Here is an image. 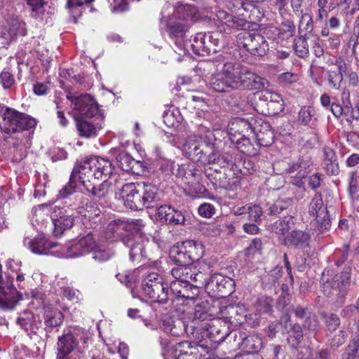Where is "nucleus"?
<instances>
[{
    "label": "nucleus",
    "mask_w": 359,
    "mask_h": 359,
    "mask_svg": "<svg viewBox=\"0 0 359 359\" xmlns=\"http://www.w3.org/2000/svg\"><path fill=\"white\" fill-rule=\"evenodd\" d=\"M191 263L199 260L204 255V246L198 241L192 240L184 242Z\"/></svg>",
    "instance_id": "nucleus-37"
},
{
    "label": "nucleus",
    "mask_w": 359,
    "mask_h": 359,
    "mask_svg": "<svg viewBox=\"0 0 359 359\" xmlns=\"http://www.w3.org/2000/svg\"><path fill=\"white\" fill-rule=\"evenodd\" d=\"M24 245L32 252L36 255H54L57 256V250L51 251L52 249L57 245L46 239L42 236H39L31 238L26 236L23 241Z\"/></svg>",
    "instance_id": "nucleus-21"
},
{
    "label": "nucleus",
    "mask_w": 359,
    "mask_h": 359,
    "mask_svg": "<svg viewBox=\"0 0 359 359\" xmlns=\"http://www.w3.org/2000/svg\"><path fill=\"white\" fill-rule=\"evenodd\" d=\"M207 33H197L192 41L190 48L193 53L198 55H205L210 53L209 46L210 43L207 42Z\"/></svg>",
    "instance_id": "nucleus-34"
},
{
    "label": "nucleus",
    "mask_w": 359,
    "mask_h": 359,
    "mask_svg": "<svg viewBox=\"0 0 359 359\" xmlns=\"http://www.w3.org/2000/svg\"><path fill=\"white\" fill-rule=\"evenodd\" d=\"M50 208L46 205H39L32 210V224L39 231H42L43 228L48 223Z\"/></svg>",
    "instance_id": "nucleus-30"
},
{
    "label": "nucleus",
    "mask_w": 359,
    "mask_h": 359,
    "mask_svg": "<svg viewBox=\"0 0 359 359\" xmlns=\"http://www.w3.org/2000/svg\"><path fill=\"white\" fill-rule=\"evenodd\" d=\"M170 258L177 265H190L191 264L184 242L181 245L172 247Z\"/></svg>",
    "instance_id": "nucleus-36"
},
{
    "label": "nucleus",
    "mask_w": 359,
    "mask_h": 359,
    "mask_svg": "<svg viewBox=\"0 0 359 359\" xmlns=\"http://www.w3.org/2000/svg\"><path fill=\"white\" fill-rule=\"evenodd\" d=\"M17 323L26 330H33L41 325V321L39 318L28 310H25L19 314L17 318Z\"/></svg>",
    "instance_id": "nucleus-33"
},
{
    "label": "nucleus",
    "mask_w": 359,
    "mask_h": 359,
    "mask_svg": "<svg viewBox=\"0 0 359 359\" xmlns=\"http://www.w3.org/2000/svg\"><path fill=\"white\" fill-rule=\"evenodd\" d=\"M36 121L31 116L11 107H2L0 116V137L33 129Z\"/></svg>",
    "instance_id": "nucleus-3"
},
{
    "label": "nucleus",
    "mask_w": 359,
    "mask_h": 359,
    "mask_svg": "<svg viewBox=\"0 0 359 359\" xmlns=\"http://www.w3.org/2000/svg\"><path fill=\"white\" fill-rule=\"evenodd\" d=\"M240 48H243L254 55H264L268 50V43L263 36L250 32L241 33L237 38Z\"/></svg>",
    "instance_id": "nucleus-15"
},
{
    "label": "nucleus",
    "mask_w": 359,
    "mask_h": 359,
    "mask_svg": "<svg viewBox=\"0 0 359 359\" xmlns=\"http://www.w3.org/2000/svg\"><path fill=\"white\" fill-rule=\"evenodd\" d=\"M190 282L174 280L170 284V290L177 299L181 298L183 290H185Z\"/></svg>",
    "instance_id": "nucleus-60"
},
{
    "label": "nucleus",
    "mask_w": 359,
    "mask_h": 359,
    "mask_svg": "<svg viewBox=\"0 0 359 359\" xmlns=\"http://www.w3.org/2000/svg\"><path fill=\"white\" fill-rule=\"evenodd\" d=\"M140 183H126L121 188L116 187V197L121 200L125 206L131 210L142 209V191Z\"/></svg>",
    "instance_id": "nucleus-12"
},
{
    "label": "nucleus",
    "mask_w": 359,
    "mask_h": 359,
    "mask_svg": "<svg viewBox=\"0 0 359 359\" xmlns=\"http://www.w3.org/2000/svg\"><path fill=\"white\" fill-rule=\"evenodd\" d=\"M92 252L93 258L100 262L107 261L112 255V252L109 248L99 245L97 243Z\"/></svg>",
    "instance_id": "nucleus-50"
},
{
    "label": "nucleus",
    "mask_w": 359,
    "mask_h": 359,
    "mask_svg": "<svg viewBox=\"0 0 359 359\" xmlns=\"http://www.w3.org/2000/svg\"><path fill=\"white\" fill-rule=\"evenodd\" d=\"M46 329L50 331L53 328L60 326L63 322V314L57 309L47 306L43 311Z\"/></svg>",
    "instance_id": "nucleus-31"
},
{
    "label": "nucleus",
    "mask_w": 359,
    "mask_h": 359,
    "mask_svg": "<svg viewBox=\"0 0 359 359\" xmlns=\"http://www.w3.org/2000/svg\"><path fill=\"white\" fill-rule=\"evenodd\" d=\"M163 327L165 332L172 336L178 337L182 334L185 325L182 321L177 319L173 320L172 318L167 316L163 320Z\"/></svg>",
    "instance_id": "nucleus-38"
},
{
    "label": "nucleus",
    "mask_w": 359,
    "mask_h": 359,
    "mask_svg": "<svg viewBox=\"0 0 359 359\" xmlns=\"http://www.w3.org/2000/svg\"><path fill=\"white\" fill-rule=\"evenodd\" d=\"M67 98L73 104L72 114L74 120L91 118L98 113L97 104L90 95L68 93Z\"/></svg>",
    "instance_id": "nucleus-9"
},
{
    "label": "nucleus",
    "mask_w": 359,
    "mask_h": 359,
    "mask_svg": "<svg viewBox=\"0 0 359 359\" xmlns=\"http://www.w3.org/2000/svg\"><path fill=\"white\" fill-rule=\"evenodd\" d=\"M240 79L243 81L241 86V90H259L265 87L267 81L251 72L250 69L245 66L240 65Z\"/></svg>",
    "instance_id": "nucleus-22"
},
{
    "label": "nucleus",
    "mask_w": 359,
    "mask_h": 359,
    "mask_svg": "<svg viewBox=\"0 0 359 359\" xmlns=\"http://www.w3.org/2000/svg\"><path fill=\"white\" fill-rule=\"evenodd\" d=\"M140 229L126 234L122 238L123 244L129 249L131 261L139 260L144 257L145 243L148 242V238L143 231L144 227Z\"/></svg>",
    "instance_id": "nucleus-13"
},
{
    "label": "nucleus",
    "mask_w": 359,
    "mask_h": 359,
    "mask_svg": "<svg viewBox=\"0 0 359 359\" xmlns=\"http://www.w3.org/2000/svg\"><path fill=\"white\" fill-rule=\"evenodd\" d=\"M306 37V36H301L294 42V48L295 53L300 57H306L309 53Z\"/></svg>",
    "instance_id": "nucleus-55"
},
{
    "label": "nucleus",
    "mask_w": 359,
    "mask_h": 359,
    "mask_svg": "<svg viewBox=\"0 0 359 359\" xmlns=\"http://www.w3.org/2000/svg\"><path fill=\"white\" fill-rule=\"evenodd\" d=\"M79 182V172L74 170L70 177L69 181L60 191V197L65 198L74 191L75 188L77 187V183Z\"/></svg>",
    "instance_id": "nucleus-47"
},
{
    "label": "nucleus",
    "mask_w": 359,
    "mask_h": 359,
    "mask_svg": "<svg viewBox=\"0 0 359 359\" xmlns=\"http://www.w3.org/2000/svg\"><path fill=\"white\" fill-rule=\"evenodd\" d=\"M234 282L229 277L215 273L208 278L207 292L212 297H224L231 293Z\"/></svg>",
    "instance_id": "nucleus-18"
},
{
    "label": "nucleus",
    "mask_w": 359,
    "mask_h": 359,
    "mask_svg": "<svg viewBox=\"0 0 359 359\" xmlns=\"http://www.w3.org/2000/svg\"><path fill=\"white\" fill-rule=\"evenodd\" d=\"M143 293L153 302L165 304L168 299L169 289L163 283V278L157 273L151 272L144 278L142 283Z\"/></svg>",
    "instance_id": "nucleus-7"
},
{
    "label": "nucleus",
    "mask_w": 359,
    "mask_h": 359,
    "mask_svg": "<svg viewBox=\"0 0 359 359\" xmlns=\"http://www.w3.org/2000/svg\"><path fill=\"white\" fill-rule=\"evenodd\" d=\"M204 328L206 330V336L213 343L219 344L230 334L225 324L222 325V321L219 318L210 319V322L204 325Z\"/></svg>",
    "instance_id": "nucleus-23"
},
{
    "label": "nucleus",
    "mask_w": 359,
    "mask_h": 359,
    "mask_svg": "<svg viewBox=\"0 0 359 359\" xmlns=\"http://www.w3.org/2000/svg\"><path fill=\"white\" fill-rule=\"evenodd\" d=\"M78 242L82 245V249L86 255L92 252L96 246V241L93 233H89L85 236L79 238Z\"/></svg>",
    "instance_id": "nucleus-53"
},
{
    "label": "nucleus",
    "mask_w": 359,
    "mask_h": 359,
    "mask_svg": "<svg viewBox=\"0 0 359 359\" xmlns=\"http://www.w3.org/2000/svg\"><path fill=\"white\" fill-rule=\"evenodd\" d=\"M292 203L289 198L286 199H278L269 208L270 215L280 214L283 210L287 209Z\"/></svg>",
    "instance_id": "nucleus-56"
},
{
    "label": "nucleus",
    "mask_w": 359,
    "mask_h": 359,
    "mask_svg": "<svg viewBox=\"0 0 359 359\" xmlns=\"http://www.w3.org/2000/svg\"><path fill=\"white\" fill-rule=\"evenodd\" d=\"M315 115L314 109L311 107H303L298 113L297 121L304 126H309L312 117Z\"/></svg>",
    "instance_id": "nucleus-49"
},
{
    "label": "nucleus",
    "mask_w": 359,
    "mask_h": 359,
    "mask_svg": "<svg viewBox=\"0 0 359 359\" xmlns=\"http://www.w3.org/2000/svg\"><path fill=\"white\" fill-rule=\"evenodd\" d=\"M194 272V268L190 265H178L171 270V275L175 280L190 282L191 273Z\"/></svg>",
    "instance_id": "nucleus-41"
},
{
    "label": "nucleus",
    "mask_w": 359,
    "mask_h": 359,
    "mask_svg": "<svg viewBox=\"0 0 359 359\" xmlns=\"http://www.w3.org/2000/svg\"><path fill=\"white\" fill-rule=\"evenodd\" d=\"M240 64L226 62L222 70L212 76L210 87L216 92L224 93L231 90H241L242 80L240 79Z\"/></svg>",
    "instance_id": "nucleus-4"
},
{
    "label": "nucleus",
    "mask_w": 359,
    "mask_h": 359,
    "mask_svg": "<svg viewBox=\"0 0 359 359\" xmlns=\"http://www.w3.org/2000/svg\"><path fill=\"white\" fill-rule=\"evenodd\" d=\"M0 82L4 89L10 88L15 83L13 74L8 69H4L0 73Z\"/></svg>",
    "instance_id": "nucleus-59"
},
{
    "label": "nucleus",
    "mask_w": 359,
    "mask_h": 359,
    "mask_svg": "<svg viewBox=\"0 0 359 359\" xmlns=\"http://www.w3.org/2000/svg\"><path fill=\"white\" fill-rule=\"evenodd\" d=\"M255 135L257 144L261 147H269L273 142V133L271 130H268L266 132L259 130L258 132H252Z\"/></svg>",
    "instance_id": "nucleus-48"
},
{
    "label": "nucleus",
    "mask_w": 359,
    "mask_h": 359,
    "mask_svg": "<svg viewBox=\"0 0 359 359\" xmlns=\"http://www.w3.org/2000/svg\"><path fill=\"white\" fill-rule=\"evenodd\" d=\"M348 194L355 201L359 202V181L356 172L351 171L348 177Z\"/></svg>",
    "instance_id": "nucleus-44"
},
{
    "label": "nucleus",
    "mask_w": 359,
    "mask_h": 359,
    "mask_svg": "<svg viewBox=\"0 0 359 359\" xmlns=\"http://www.w3.org/2000/svg\"><path fill=\"white\" fill-rule=\"evenodd\" d=\"M294 225V219L292 216H287L276 221L270 226V230L280 236H285Z\"/></svg>",
    "instance_id": "nucleus-40"
},
{
    "label": "nucleus",
    "mask_w": 359,
    "mask_h": 359,
    "mask_svg": "<svg viewBox=\"0 0 359 359\" xmlns=\"http://www.w3.org/2000/svg\"><path fill=\"white\" fill-rule=\"evenodd\" d=\"M204 143L199 141L196 136L189 137L184 144V152L193 161L204 162V154H207Z\"/></svg>",
    "instance_id": "nucleus-25"
},
{
    "label": "nucleus",
    "mask_w": 359,
    "mask_h": 359,
    "mask_svg": "<svg viewBox=\"0 0 359 359\" xmlns=\"http://www.w3.org/2000/svg\"><path fill=\"white\" fill-rule=\"evenodd\" d=\"M262 248V242L260 238H256L252 240L250 245L245 249L247 256H254L259 253Z\"/></svg>",
    "instance_id": "nucleus-63"
},
{
    "label": "nucleus",
    "mask_w": 359,
    "mask_h": 359,
    "mask_svg": "<svg viewBox=\"0 0 359 359\" xmlns=\"http://www.w3.org/2000/svg\"><path fill=\"white\" fill-rule=\"evenodd\" d=\"M313 29V18L311 14L305 13L301 16L299 31L303 36H308Z\"/></svg>",
    "instance_id": "nucleus-46"
},
{
    "label": "nucleus",
    "mask_w": 359,
    "mask_h": 359,
    "mask_svg": "<svg viewBox=\"0 0 359 359\" xmlns=\"http://www.w3.org/2000/svg\"><path fill=\"white\" fill-rule=\"evenodd\" d=\"M27 35L25 22L17 17L8 16L0 22V43L8 44L18 36Z\"/></svg>",
    "instance_id": "nucleus-10"
},
{
    "label": "nucleus",
    "mask_w": 359,
    "mask_h": 359,
    "mask_svg": "<svg viewBox=\"0 0 359 359\" xmlns=\"http://www.w3.org/2000/svg\"><path fill=\"white\" fill-rule=\"evenodd\" d=\"M144 227V224L141 219L133 221L130 223H126L122 220L111 221L107 227L106 239L116 241L118 238H122L128 233H131L134 230H140Z\"/></svg>",
    "instance_id": "nucleus-17"
},
{
    "label": "nucleus",
    "mask_w": 359,
    "mask_h": 359,
    "mask_svg": "<svg viewBox=\"0 0 359 359\" xmlns=\"http://www.w3.org/2000/svg\"><path fill=\"white\" fill-rule=\"evenodd\" d=\"M351 277V269L345 268L341 274H336L331 279H326L325 271L323 273L322 290L326 296L339 295L344 293L349 285Z\"/></svg>",
    "instance_id": "nucleus-11"
},
{
    "label": "nucleus",
    "mask_w": 359,
    "mask_h": 359,
    "mask_svg": "<svg viewBox=\"0 0 359 359\" xmlns=\"http://www.w3.org/2000/svg\"><path fill=\"white\" fill-rule=\"evenodd\" d=\"M172 213V207L170 205H161L156 210V215L161 222L168 224Z\"/></svg>",
    "instance_id": "nucleus-58"
},
{
    "label": "nucleus",
    "mask_w": 359,
    "mask_h": 359,
    "mask_svg": "<svg viewBox=\"0 0 359 359\" xmlns=\"http://www.w3.org/2000/svg\"><path fill=\"white\" fill-rule=\"evenodd\" d=\"M199 347L189 341L178 343L175 348L176 359H201Z\"/></svg>",
    "instance_id": "nucleus-29"
},
{
    "label": "nucleus",
    "mask_w": 359,
    "mask_h": 359,
    "mask_svg": "<svg viewBox=\"0 0 359 359\" xmlns=\"http://www.w3.org/2000/svg\"><path fill=\"white\" fill-rule=\"evenodd\" d=\"M78 339L75 334L71 332L58 337L56 359H76L73 353L78 347Z\"/></svg>",
    "instance_id": "nucleus-20"
},
{
    "label": "nucleus",
    "mask_w": 359,
    "mask_h": 359,
    "mask_svg": "<svg viewBox=\"0 0 359 359\" xmlns=\"http://www.w3.org/2000/svg\"><path fill=\"white\" fill-rule=\"evenodd\" d=\"M57 257L61 258H74L86 255L82 249V245L75 241L65 247H61L57 250Z\"/></svg>",
    "instance_id": "nucleus-35"
},
{
    "label": "nucleus",
    "mask_w": 359,
    "mask_h": 359,
    "mask_svg": "<svg viewBox=\"0 0 359 359\" xmlns=\"http://www.w3.org/2000/svg\"><path fill=\"white\" fill-rule=\"evenodd\" d=\"M175 176L196 194L201 193L204 189L201 184L202 178L201 171L194 163H188L178 165L175 170Z\"/></svg>",
    "instance_id": "nucleus-14"
},
{
    "label": "nucleus",
    "mask_w": 359,
    "mask_h": 359,
    "mask_svg": "<svg viewBox=\"0 0 359 359\" xmlns=\"http://www.w3.org/2000/svg\"><path fill=\"white\" fill-rule=\"evenodd\" d=\"M116 161L120 168L126 172H138L142 163L134 159L129 154L121 151L116 157Z\"/></svg>",
    "instance_id": "nucleus-32"
},
{
    "label": "nucleus",
    "mask_w": 359,
    "mask_h": 359,
    "mask_svg": "<svg viewBox=\"0 0 359 359\" xmlns=\"http://www.w3.org/2000/svg\"><path fill=\"white\" fill-rule=\"evenodd\" d=\"M80 201L78 204H72L68 207L55 206L50 214V219L54 225V233L56 236H59L62 232L72 227L76 217V214L81 215L86 218L90 219L95 215L99 217L101 211L97 207L92 204H86V208L81 205Z\"/></svg>",
    "instance_id": "nucleus-2"
},
{
    "label": "nucleus",
    "mask_w": 359,
    "mask_h": 359,
    "mask_svg": "<svg viewBox=\"0 0 359 359\" xmlns=\"http://www.w3.org/2000/svg\"><path fill=\"white\" fill-rule=\"evenodd\" d=\"M114 168L111 162L104 158L93 157L83 161L78 168L79 179L108 180Z\"/></svg>",
    "instance_id": "nucleus-5"
},
{
    "label": "nucleus",
    "mask_w": 359,
    "mask_h": 359,
    "mask_svg": "<svg viewBox=\"0 0 359 359\" xmlns=\"http://www.w3.org/2000/svg\"><path fill=\"white\" fill-rule=\"evenodd\" d=\"M273 300L268 297H260L257 303V311L261 313H269L272 311Z\"/></svg>",
    "instance_id": "nucleus-57"
},
{
    "label": "nucleus",
    "mask_w": 359,
    "mask_h": 359,
    "mask_svg": "<svg viewBox=\"0 0 359 359\" xmlns=\"http://www.w3.org/2000/svg\"><path fill=\"white\" fill-rule=\"evenodd\" d=\"M242 17L233 16L226 11L219 10L216 12L215 24L220 33L230 34L232 29H247L250 28L253 18L250 15L239 14Z\"/></svg>",
    "instance_id": "nucleus-8"
},
{
    "label": "nucleus",
    "mask_w": 359,
    "mask_h": 359,
    "mask_svg": "<svg viewBox=\"0 0 359 359\" xmlns=\"http://www.w3.org/2000/svg\"><path fill=\"white\" fill-rule=\"evenodd\" d=\"M324 157L327 172L331 175L337 172V164L335 163L336 155L334 150L328 147L324 148Z\"/></svg>",
    "instance_id": "nucleus-43"
},
{
    "label": "nucleus",
    "mask_w": 359,
    "mask_h": 359,
    "mask_svg": "<svg viewBox=\"0 0 359 359\" xmlns=\"http://www.w3.org/2000/svg\"><path fill=\"white\" fill-rule=\"evenodd\" d=\"M252 133L251 124L246 120L237 118L229 123L228 126V134L232 142L243 145L250 144V139L246 137L248 133Z\"/></svg>",
    "instance_id": "nucleus-19"
},
{
    "label": "nucleus",
    "mask_w": 359,
    "mask_h": 359,
    "mask_svg": "<svg viewBox=\"0 0 359 359\" xmlns=\"http://www.w3.org/2000/svg\"><path fill=\"white\" fill-rule=\"evenodd\" d=\"M309 167L308 162L303 161L302 159H298L295 162H292L288 164V167L286 168V171L288 173H292L295 171H298V175L300 177L305 175V170Z\"/></svg>",
    "instance_id": "nucleus-52"
},
{
    "label": "nucleus",
    "mask_w": 359,
    "mask_h": 359,
    "mask_svg": "<svg viewBox=\"0 0 359 359\" xmlns=\"http://www.w3.org/2000/svg\"><path fill=\"white\" fill-rule=\"evenodd\" d=\"M332 65L336 67L337 71L330 69L327 73V82L331 88L339 90L344 79L347 80L349 86L356 88L359 86V75L353 71L349 61L339 57Z\"/></svg>",
    "instance_id": "nucleus-6"
},
{
    "label": "nucleus",
    "mask_w": 359,
    "mask_h": 359,
    "mask_svg": "<svg viewBox=\"0 0 359 359\" xmlns=\"http://www.w3.org/2000/svg\"><path fill=\"white\" fill-rule=\"evenodd\" d=\"M310 239L308 232L294 229L281 239V243L288 248L304 249L309 246Z\"/></svg>",
    "instance_id": "nucleus-24"
},
{
    "label": "nucleus",
    "mask_w": 359,
    "mask_h": 359,
    "mask_svg": "<svg viewBox=\"0 0 359 359\" xmlns=\"http://www.w3.org/2000/svg\"><path fill=\"white\" fill-rule=\"evenodd\" d=\"M211 315L208 313L206 308L200 304L195 305L194 310L191 313H188V318L191 321H205L212 319Z\"/></svg>",
    "instance_id": "nucleus-45"
},
{
    "label": "nucleus",
    "mask_w": 359,
    "mask_h": 359,
    "mask_svg": "<svg viewBox=\"0 0 359 359\" xmlns=\"http://www.w3.org/2000/svg\"><path fill=\"white\" fill-rule=\"evenodd\" d=\"M156 163L159 169L165 175H175V170L174 169V162L170 159L164 157L162 154L156 149Z\"/></svg>",
    "instance_id": "nucleus-42"
},
{
    "label": "nucleus",
    "mask_w": 359,
    "mask_h": 359,
    "mask_svg": "<svg viewBox=\"0 0 359 359\" xmlns=\"http://www.w3.org/2000/svg\"><path fill=\"white\" fill-rule=\"evenodd\" d=\"M44 0H27V5L31 9V15L34 18H40L44 13Z\"/></svg>",
    "instance_id": "nucleus-51"
},
{
    "label": "nucleus",
    "mask_w": 359,
    "mask_h": 359,
    "mask_svg": "<svg viewBox=\"0 0 359 359\" xmlns=\"http://www.w3.org/2000/svg\"><path fill=\"white\" fill-rule=\"evenodd\" d=\"M229 313L235 314L234 316H231L229 317L230 320L233 319V320H236L238 323H243L244 319L246 316L245 309L242 306H231L229 309Z\"/></svg>",
    "instance_id": "nucleus-61"
},
{
    "label": "nucleus",
    "mask_w": 359,
    "mask_h": 359,
    "mask_svg": "<svg viewBox=\"0 0 359 359\" xmlns=\"http://www.w3.org/2000/svg\"><path fill=\"white\" fill-rule=\"evenodd\" d=\"M236 340H238V346L240 348L250 353L258 352L262 348V339L257 334L245 336L243 332H238L234 334Z\"/></svg>",
    "instance_id": "nucleus-26"
},
{
    "label": "nucleus",
    "mask_w": 359,
    "mask_h": 359,
    "mask_svg": "<svg viewBox=\"0 0 359 359\" xmlns=\"http://www.w3.org/2000/svg\"><path fill=\"white\" fill-rule=\"evenodd\" d=\"M194 268V272H193V274H191V278H190V283H193V285L195 283V285H198V287H205V290H207V283L208 281V275L200 271L196 267Z\"/></svg>",
    "instance_id": "nucleus-54"
},
{
    "label": "nucleus",
    "mask_w": 359,
    "mask_h": 359,
    "mask_svg": "<svg viewBox=\"0 0 359 359\" xmlns=\"http://www.w3.org/2000/svg\"><path fill=\"white\" fill-rule=\"evenodd\" d=\"M248 218L251 222H258L262 215V210L257 205H249L247 206Z\"/></svg>",
    "instance_id": "nucleus-62"
},
{
    "label": "nucleus",
    "mask_w": 359,
    "mask_h": 359,
    "mask_svg": "<svg viewBox=\"0 0 359 359\" xmlns=\"http://www.w3.org/2000/svg\"><path fill=\"white\" fill-rule=\"evenodd\" d=\"M76 128L80 136L90 138L97 135L98 127L93 123L83 118L75 120Z\"/></svg>",
    "instance_id": "nucleus-39"
},
{
    "label": "nucleus",
    "mask_w": 359,
    "mask_h": 359,
    "mask_svg": "<svg viewBox=\"0 0 359 359\" xmlns=\"http://www.w3.org/2000/svg\"><path fill=\"white\" fill-rule=\"evenodd\" d=\"M201 18V13L198 8L189 4H179L168 16L161 18V26L174 42L181 57L189 53L187 43V34L191 26Z\"/></svg>",
    "instance_id": "nucleus-1"
},
{
    "label": "nucleus",
    "mask_w": 359,
    "mask_h": 359,
    "mask_svg": "<svg viewBox=\"0 0 359 359\" xmlns=\"http://www.w3.org/2000/svg\"><path fill=\"white\" fill-rule=\"evenodd\" d=\"M308 212L315 217L318 223V231L323 233L331 226V219L328 215L327 206L324 204L321 194L316 193L309 205Z\"/></svg>",
    "instance_id": "nucleus-16"
},
{
    "label": "nucleus",
    "mask_w": 359,
    "mask_h": 359,
    "mask_svg": "<svg viewBox=\"0 0 359 359\" xmlns=\"http://www.w3.org/2000/svg\"><path fill=\"white\" fill-rule=\"evenodd\" d=\"M198 288L197 285H193V283H189L186 289L183 290L181 299L191 301L194 300L195 297L198 296Z\"/></svg>",
    "instance_id": "nucleus-64"
},
{
    "label": "nucleus",
    "mask_w": 359,
    "mask_h": 359,
    "mask_svg": "<svg viewBox=\"0 0 359 359\" xmlns=\"http://www.w3.org/2000/svg\"><path fill=\"white\" fill-rule=\"evenodd\" d=\"M79 183L83 186L87 192L100 199L106 198L111 190V182L106 179L97 185L90 179L86 178L79 179Z\"/></svg>",
    "instance_id": "nucleus-28"
},
{
    "label": "nucleus",
    "mask_w": 359,
    "mask_h": 359,
    "mask_svg": "<svg viewBox=\"0 0 359 359\" xmlns=\"http://www.w3.org/2000/svg\"><path fill=\"white\" fill-rule=\"evenodd\" d=\"M140 191H142V208H151L161 199V191L155 185L140 183Z\"/></svg>",
    "instance_id": "nucleus-27"
}]
</instances>
